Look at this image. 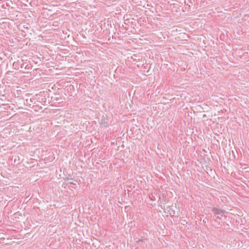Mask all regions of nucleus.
<instances>
[{
    "label": "nucleus",
    "mask_w": 249,
    "mask_h": 249,
    "mask_svg": "<svg viewBox=\"0 0 249 249\" xmlns=\"http://www.w3.org/2000/svg\"><path fill=\"white\" fill-rule=\"evenodd\" d=\"M212 212L213 213L215 216L216 215V218L214 220L215 221H217V222H218L217 227H220L222 225V224H221L222 223L221 216L224 215L225 211L220 209L213 207L212 209Z\"/></svg>",
    "instance_id": "1"
},
{
    "label": "nucleus",
    "mask_w": 249,
    "mask_h": 249,
    "mask_svg": "<svg viewBox=\"0 0 249 249\" xmlns=\"http://www.w3.org/2000/svg\"><path fill=\"white\" fill-rule=\"evenodd\" d=\"M32 109H34L36 111H37L39 110L40 109H41L42 108L40 106L33 105V106H32Z\"/></svg>",
    "instance_id": "2"
},
{
    "label": "nucleus",
    "mask_w": 249,
    "mask_h": 249,
    "mask_svg": "<svg viewBox=\"0 0 249 249\" xmlns=\"http://www.w3.org/2000/svg\"><path fill=\"white\" fill-rule=\"evenodd\" d=\"M137 238L135 239V240H136V242L140 245H141L142 243L144 242V241L142 238L138 239V240H137Z\"/></svg>",
    "instance_id": "3"
},
{
    "label": "nucleus",
    "mask_w": 249,
    "mask_h": 249,
    "mask_svg": "<svg viewBox=\"0 0 249 249\" xmlns=\"http://www.w3.org/2000/svg\"><path fill=\"white\" fill-rule=\"evenodd\" d=\"M34 159H32V167H34L36 165V164L35 162H36V161H34Z\"/></svg>",
    "instance_id": "4"
},
{
    "label": "nucleus",
    "mask_w": 249,
    "mask_h": 249,
    "mask_svg": "<svg viewBox=\"0 0 249 249\" xmlns=\"http://www.w3.org/2000/svg\"><path fill=\"white\" fill-rule=\"evenodd\" d=\"M69 183H70V184H74V185H76V183H74V182H73V181H69Z\"/></svg>",
    "instance_id": "5"
},
{
    "label": "nucleus",
    "mask_w": 249,
    "mask_h": 249,
    "mask_svg": "<svg viewBox=\"0 0 249 249\" xmlns=\"http://www.w3.org/2000/svg\"><path fill=\"white\" fill-rule=\"evenodd\" d=\"M102 123L104 124L105 125V124H107V122H106L105 120H104V121L102 120Z\"/></svg>",
    "instance_id": "6"
}]
</instances>
